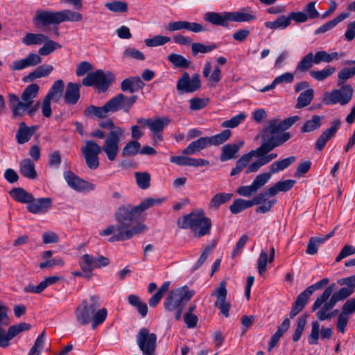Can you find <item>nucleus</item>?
Segmentation results:
<instances>
[{
	"mask_svg": "<svg viewBox=\"0 0 355 355\" xmlns=\"http://www.w3.org/2000/svg\"><path fill=\"white\" fill-rule=\"evenodd\" d=\"M340 125V120H336L331 123V128L324 130L318 137L315 142V148L318 150H322L327 141L332 138L336 133Z\"/></svg>",
	"mask_w": 355,
	"mask_h": 355,
	"instance_id": "5701e85b",
	"label": "nucleus"
},
{
	"mask_svg": "<svg viewBox=\"0 0 355 355\" xmlns=\"http://www.w3.org/2000/svg\"><path fill=\"white\" fill-rule=\"evenodd\" d=\"M269 262L268 252L266 250H261L257 262V268L259 274L262 276L266 271L267 263Z\"/></svg>",
	"mask_w": 355,
	"mask_h": 355,
	"instance_id": "13d9d810",
	"label": "nucleus"
},
{
	"mask_svg": "<svg viewBox=\"0 0 355 355\" xmlns=\"http://www.w3.org/2000/svg\"><path fill=\"white\" fill-rule=\"evenodd\" d=\"M230 21L250 22L256 19L255 12L250 8H243L235 12H229Z\"/></svg>",
	"mask_w": 355,
	"mask_h": 355,
	"instance_id": "4be33fe9",
	"label": "nucleus"
},
{
	"mask_svg": "<svg viewBox=\"0 0 355 355\" xmlns=\"http://www.w3.org/2000/svg\"><path fill=\"white\" fill-rule=\"evenodd\" d=\"M334 286V284L329 286L324 291L322 294L320 296L318 297V298L313 304V311H316L320 307H321V309L316 313L318 319L320 320V321L329 320L332 318V314L329 313V311L332 309V308L330 307V306L329 305L327 300L331 295Z\"/></svg>",
	"mask_w": 355,
	"mask_h": 355,
	"instance_id": "ddd939ff",
	"label": "nucleus"
},
{
	"mask_svg": "<svg viewBox=\"0 0 355 355\" xmlns=\"http://www.w3.org/2000/svg\"><path fill=\"white\" fill-rule=\"evenodd\" d=\"M295 182L293 180L279 181L270 187V193L276 196L280 191L286 192L293 188Z\"/></svg>",
	"mask_w": 355,
	"mask_h": 355,
	"instance_id": "79ce46f5",
	"label": "nucleus"
},
{
	"mask_svg": "<svg viewBox=\"0 0 355 355\" xmlns=\"http://www.w3.org/2000/svg\"><path fill=\"white\" fill-rule=\"evenodd\" d=\"M96 296H92V302L89 304L85 300L81 304L76 307L75 315L78 323L80 325H87L92 322V328L95 329L98 325L102 324L107 315V309L103 308L98 310V305L94 302Z\"/></svg>",
	"mask_w": 355,
	"mask_h": 355,
	"instance_id": "f03ea898",
	"label": "nucleus"
},
{
	"mask_svg": "<svg viewBox=\"0 0 355 355\" xmlns=\"http://www.w3.org/2000/svg\"><path fill=\"white\" fill-rule=\"evenodd\" d=\"M329 280L328 278H324L320 281L309 286L303 292H302L295 300L293 303L291 312L290 318H293L300 311L303 310L306 304L309 302L311 295L317 290L321 289L324 286L329 283Z\"/></svg>",
	"mask_w": 355,
	"mask_h": 355,
	"instance_id": "6e6552de",
	"label": "nucleus"
},
{
	"mask_svg": "<svg viewBox=\"0 0 355 355\" xmlns=\"http://www.w3.org/2000/svg\"><path fill=\"white\" fill-rule=\"evenodd\" d=\"M39 89L40 87L36 83L27 86L21 94L22 101L32 105L34 98L37 96Z\"/></svg>",
	"mask_w": 355,
	"mask_h": 355,
	"instance_id": "4c0bfd02",
	"label": "nucleus"
},
{
	"mask_svg": "<svg viewBox=\"0 0 355 355\" xmlns=\"http://www.w3.org/2000/svg\"><path fill=\"white\" fill-rule=\"evenodd\" d=\"M52 207V200L50 198H40L33 200L27 205L28 211L34 214H44Z\"/></svg>",
	"mask_w": 355,
	"mask_h": 355,
	"instance_id": "412c9836",
	"label": "nucleus"
},
{
	"mask_svg": "<svg viewBox=\"0 0 355 355\" xmlns=\"http://www.w3.org/2000/svg\"><path fill=\"white\" fill-rule=\"evenodd\" d=\"M205 21L216 26L227 27L230 21L229 12H208L204 15Z\"/></svg>",
	"mask_w": 355,
	"mask_h": 355,
	"instance_id": "a878e982",
	"label": "nucleus"
},
{
	"mask_svg": "<svg viewBox=\"0 0 355 355\" xmlns=\"http://www.w3.org/2000/svg\"><path fill=\"white\" fill-rule=\"evenodd\" d=\"M99 125L110 130L105 137L103 150L108 159L113 161L118 155L121 139L123 137L125 132L121 128L116 126L111 119L101 121Z\"/></svg>",
	"mask_w": 355,
	"mask_h": 355,
	"instance_id": "39448f33",
	"label": "nucleus"
},
{
	"mask_svg": "<svg viewBox=\"0 0 355 355\" xmlns=\"http://www.w3.org/2000/svg\"><path fill=\"white\" fill-rule=\"evenodd\" d=\"M314 97V90L312 88L302 92L297 97L295 108L301 109L308 106Z\"/></svg>",
	"mask_w": 355,
	"mask_h": 355,
	"instance_id": "ea45409f",
	"label": "nucleus"
},
{
	"mask_svg": "<svg viewBox=\"0 0 355 355\" xmlns=\"http://www.w3.org/2000/svg\"><path fill=\"white\" fill-rule=\"evenodd\" d=\"M338 89H334L325 94L324 101L327 105L339 103L342 105L347 104L352 99L354 89L350 85L340 86Z\"/></svg>",
	"mask_w": 355,
	"mask_h": 355,
	"instance_id": "4468645a",
	"label": "nucleus"
},
{
	"mask_svg": "<svg viewBox=\"0 0 355 355\" xmlns=\"http://www.w3.org/2000/svg\"><path fill=\"white\" fill-rule=\"evenodd\" d=\"M277 156L278 155L275 153L270 154L267 153L266 155L262 156H257L258 159L249 165L247 168L246 173L248 174L257 172L261 166L268 164L272 159L277 158Z\"/></svg>",
	"mask_w": 355,
	"mask_h": 355,
	"instance_id": "c756f323",
	"label": "nucleus"
},
{
	"mask_svg": "<svg viewBox=\"0 0 355 355\" xmlns=\"http://www.w3.org/2000/svg\"><path fill=\"white\" fill-rule=\"evenodd\" d=\"M300 119L298 116H293L283 121L275 118L268 121L267 125L261 132L262 143L255 150H252L243 155L236 163V166L230 172L231 176L240 173L248 166L252 158L255 156L266 155L277 147L282 146L288 141L292 135L285 130L290 128Z\"/></svg>",
	"mask_w": 355,
	"mask_h": 355,
	"instance_id": "f257e3e1",
	"label": "nucleus"
},
{
	"mask_svg": "<svg viewBox=\"0 0 355 355\" xmlns=\"http://www.w3.org/2000/svg\"><path fill=\"white\" fill-rule=\"evenodd\" d=\"M167 59L176 68L187 69L191 64L190 61L187 60L183 55L178 53H171L168 55Z\"/></svg>",
	"mask_w": 355,
	"mask_h": 355,
	"instance_id": "37998d69",
	"label": "nucleus"
},
{
	"mask_svg": "<svg viewBox=\"0 0 355 355\" xmlns=\"http://www.w3.org/2000/svg\"><path fill=\"white\" fill-rule=\"evenodd\" d=\"M163 199L161 198H148L144 199L143 201L141 202V203L136 207V209H137L141 214V213L148 208L160 205L162 203Z\"/></svg>",
	"mask_w": 355,
	"mask_h": 355,
	"instance_id": "bf43d9fd",
	"label": "nucleus"
},
{
	"mask_svg": "<svg viewBox=\"0 0 355 355\" xmlns=\"http://www.w3.org/2000/svg\"><path fill=\"white\" fill-rule=\"evenodd\" d=\"M128 303L137 309L138 313L142 318H144L147 315L148 313V306L147 304L141 301L139 296L136 295H129L127 297Z\"/></svg>",
	"mask_w": 355,
	"mask_h": 355,
	"instance_id": "e433bc0d",
	"label": "nucleus"
},
{
	"mask_svg": "<svg viewBox=\"0 0 355 355\" xmlns=\"http://www.w3.org/2000/svg\"><path fill=\"white\" fill-rule=\"evenodd\" d=\"M251 207L252 206L250 200H247L239 198L235 200L230 206V210L232 214H236Z\"/></svg>",
	"mask_w": 355,
	"mask_h": 355,
	"instance_id": "de8ad7c7",
	"label": "nucleus"
},
{
	"mask_svg": "<svg viewBox=\"0 0 355 355\" xmlns=\"http://www.w3.org/2000/svg\"><path fill=\"white\" fill-rule=\"evenodd\" d=\"M64 178L68 185L76 191L81 192L85 191H93L95 189V185L94 184L80 178L71 171L64 172Z\"/></svg>",
	"mask_w": 355,
	"mask_h": 355,
	"instance_id": "aec40b11",
	"label": "nucleus"
},
{
	"mask_svg": "<svg viewBox=\"0 0 355 355\" xmlns=\"http://www.w3.org/2000/svg\"><path fill=\"white\" fill-rule=\"evenodd\" d=\"M355 75V67L352 68H345L338 73V86L345 85V83Z\"/></svg>",
	"mask_w": 355,
	"mask_h": 355,
	"instance_id": "052dcab7",
	"label": "nucleus"
},
{
	"mask_svg": "<svg viewBox=\"0 0 355 355\" xmlns=\"http://www.w3.org/2000/svg\"><path fill=\"white\" fill-rule=\"evenodd\" d=\"M179 227L182 229H190L194 236L198 238L209 234L212 225L209 218L205 216L202 210H194L182 218Z\"/></svg>",
	"mask_w": 355,
	"mask_h": 355,
	"instance_id": "20e7f679",
	"label": "nucleus"
},
{
	"mask_svg": "<svg viewBox=\"0 0 355 355\" xmlns=\"http://www.w3.org/2000/svg\"><path fill=\"white\" fill-rule=\"evenodd\" d=\"M200 84V80L198 74H195L191 78L189 74L185 72L178 80L177 89L180 94L192 93L199 89Z\"/></svg>",
	"mask_w": 355,
	"mask_h": 355,
	"instance_id": "f3484780",
	"label": "nucleus"
},
{
	"mask_svg": "<svg viewBox=\"0 0 355 355\" xmlns=\"http://www.w3.org/2000/svg\"><path fill=\"white\" fill-rule=\"evenodd\" d=\"M246 118L245 113H239V114L233 116L229 120L223 121L221 124L223 128H234L237 127Z\"/></svg>",
	"mask_w": 355,
	"mask_h": 355,
	"instance_id": "e2e57ef3",
	"label": "nucleus"
},
{
	"mask_svg": "<svg viewBox=\"0 0 355 355\" xmlns=\"http://www.w3.org/2000/svg\"><path fill=\"white\" fill-rule=\"evenodd\" d=\"M232 132L230 130H224L219 134L208 137L210 145L219 146L227 141L231 137Z\"/></svg>",
	"mask_w": 355,
	"mask_h": 355,
	"instance_id": "09e8293b",
	"label": "nucleus"
},
{
	"mask_svg": "<svg viewBox=\"0 0 355 355\" xmlns=\"http://www.w3.org/2000/svg\"><path fill=\"white\" fill-rule=\"evenodd\" d=\"M64 88V81L61 79L57 80L53 83L45 97L54 102H58L63 94Z\"/></svg>",
	"mask_w": 355,
	"mask_h": 355,
	"instance_id": "473e14b6",
	"label": "nucleus"
},
{
	"mask_svg": "<svg viewBox=\"0 0 355 355\" xmlns=\"http://www.w3.org/2000/svg\"><path fill=\"white\" fill-rule=\"evenodd\" d=\"M290 25L288 16L282 15L275 21L265 22V26L270 29H284Z\"/></svg>",
	"mask_w": 355,
	"mask_h": 355,
	"instance_id": "a18cd8bd",
	"label": "nucleus"
},
{
	"mask_svg": "<svg viewBox=\"0 0 355 355\" xmlns=\"http://www.w3.org/2000/svg\"><path fill=\"white\" fill-rule=\"evenodd\" d=\"M31 133L28 130V126L24 122L19 123V129L16 133V139L19 144L28 142L31 138Z\"/></svg>",
	"mask_w": 355,
	"mask_h": 355,
	"instance_id": "49530a36",
	"label": "nucleus"
},
{
	"mask_svg": "<svg viewBox=\"0 0 355 355\" xmlns=\"http://www.w3.org/2000/svg\"><path fill=\"white\" fill-rule=\"evenodd\" d=\"M135 178L137 186L141 189H147L150 187V175L148 172H135Z\"/></svg>",
	"mask_w": 355,
	"mask_h": 355,
	"instance_id": "3c124183",
	"label": "nucleus"
},
{
	"mask_svg": "<svg viewBox=\"0 0 355 355\" xmlns=\"http://www.w3.org/2000/svg\"><path fill=\"white\" fill-rule=\"evenodd\" d=\"M217 48V45L212 44L210 45H205L200 42L191 44V53L193 56L197 55L199 53H207L211 52Z\"/></svg>",
	"mask_w": 355,
	"mask_h": 355,
	"instance_id": "5fc2aeb1",
	"label": "nucleus"
},
{
	"mask_svg": "<svg viewBox=\"0 0 355 355\" xmlns=\"http://www.w3.org/2000/svg\"><path fill=\"white\" fill-rule=\"evenodd\" d=\"M113 75H107L102 69L89 73L83 79V85L87 87L94 86L100 92H106L112 84Z\"/></svg>",
	"mask_w": 355,
	"mask_h": 355,
	"instance_id": "1a4fd4ad",
	"label": "nucleus"
},
{
	"mask_svg": "<svg viewBox=\"0 0 355 355\" xmlns=\"http://www.w3.org/2000/svg\"><path fill=\"white\" fill-rule=\"evenodd\" d=\"M137 99V96H126L123 94H118L116 96L107 101L110 112H115L118 110H123L128 113L134 103Z\"/></svg>",
	"mask_w": 355,
	"mask_h": 355,
	"instance_id": "dca6fc26",
	"label": "nucleus"
},
{
	"mask_svg": "<svg viewBox=\"0 0 355 355\" xmlns=\"http://www.w3.org/2000/svg\"><path fill=\"white\" fill-rule=\"evenodd\" d=\"M320 335V324L317 321L312 322L311 331L308 336V342L310 345H317Z\"/></svg>",
	"mask_w": 355,
	"mask_h": 355,
	"instance_id": "338daca9",
	"label": "nucleus"
},
{
	"mask_svg": "<svg viewBox=\"0 0 355 355\" xmlns=\"http://www.w3.org/2000/svg\"><path fill=\"white\" fill-rule=\"evenodd\" d=\"M145 83L139 76H130L124 79L121 83V89L124 92L135 93L142 89Z\"/></svg>",
	"mask_w": 355,
	"mask_h": 355,
	"instance_id": "b1692460",
	"label": "nucleus"
},
{
	"mask_svg": "<svg viewBox=\"0 0 355 355\" xmlns=\"http://www.w3.org/2000/svg\"><path fill=\"white\" fill-rule=\"evenodd\" d=\"M110 112L107 102L104 106L97 107L94 105H89L85 111L84 114L85 116H95L98 118H105Z\"/></svg>",
	"mask_w": 355,
	"mask_h": 355,
	"instance_id": "72a5a7b5",
	"label": "nucleus"
},
{
	"mask_svg": "<svg viewBox=\"0 0 355 355\" xmlns=\"http://www.w3.org/2000/svg\"><path fill=\"white\" fill-rule=\"evenodd\" d=\"M296 158L295 156H290L281 160L275 161L270 165L269 172L272 174L277 173L291 166Z\"/></svg>",
	"mask_w": 355,
	"mask_h": 355,
	"instance_id": "c9c22d12",
	"label": "nucleus"
},
{
	"mask_svg": "<svg viewBox=\"0 0 355 355\" xmlns=\"http://www.w3.org/2000/svg\"><path fill=\"white\" fill-rule=\"evenodd\" d=\"M171 41V37L157 35L151 38H148L144 40L145 44L148 47H155L164 45Z\"/></svg>",
	"mask_w": 355,
	"mask_h": 355,
	"instance_id": "6e6d98bb",
	"label": "nucleus"
},
{
	"mask_svg": "<svg viewBox=\"0 0 355 355\" xmlns=\"http://www.w3.org/2000/svg\"><path fill=\"white\" fill-rule=\"evenodd\" d=\"M313 64H315V59L313 53L310 52L297 64L295 73L306 72L312 67Z\"/></svg>",
	"mask_w": 355,
	"mask_h": 355,
	"instance_id": "a19ab883",
	"label": "nucleus"
},
{
	"mask_svg": "<svg viewBox=\"0 0 355 355\" xmlns=\"http://www.w3.org/2000/svg\"><path fill=\"white\" fill-rule=\"evenodd\" d=\"M19 172L21 175L30 180H34L37 176L35 164L28 158L24 159L20 162Z\"/></svg>",
	"mask_w": 355,
	"mask_h": 355,
	"instance_id": "2f4dec72",
	"label": "nucleus"
},
{
	"mask_svg": "<svg viewBox=\"0 0 355 355\" xmlns=\"http://www.w3.org/2000/svg\"><path fill=\"white\" fill-rule=\"evenodd\" d=\"M31 105L24 101L17 103V104L11 105L13 117L21 116Z\"/></svg>",
	"mask_w": 355,
	"mask_h": 355,
	"instance_id": "774afa93",
	"label": "nucleus"
},
{
	"mask_svg": "<svg viewBox=\"0 0 355 355\" xmlns=\"http://www.w3.org/2000/svg\"><path fill=\"white\" fill-rule=\"evenodd\" d=\"M105 7L114 12H125L128 11V4L122 1H113L105 3Z\"/></svg>",
	"mask_w": 355,
	"mask_h": 355,
	"instance_id": "680f3d73",
	"label": "nucleus"
},
{
	"mask_svg": "<svg viewBox=\"0 0 355 355\" xmlns=\"http://www.w3.org/2000/svg\"><path fill=\"white\" fill-rule=\"evenodd\" d=\"M211 296H216L217 300L214 306L219 309L220 313L226 318L229 317V311L230 308V302L226 301L227 291L226 288V282L222 281L219 286L214 289Z\"/></svg>",
	"mask_w": 355,
	"mask_h": 355,
	"instance_id": "a211bd4d",
	"label": "nucleus"
},
{
	"mask_svg": "<svg viewBox=\"0 0 355 355\" xmlns=\"http://www.w3.org/2000/svg\"><path fill=\"white\" fill-rule=\"evenodd\" d=\"M157 338V335L150 333L148 329L143 327L139 329L136 336V340L144 355H155Z\"/></svg>",
	"mask_w": 355,
	"mask_h": 355,
	"instance_id": "f8f14e48",
	"label": "nucleus"
},
{
	"mask_svg": "<svg viewBox=\"0 0 355 355\" xmlns=\"http://www.w3.org/2000/svg\"><path fill=\"white\" fill-rule=\"evenodd\" d=\"M141 144L137 141H130L123 147L121 153L123 157H133L139 153Z\"/></svg>",
	"mask_w": 355,
	"mask_h": 355,
	"instance_id": "8fccbe9b",
	"label": "nucleus"
},
{
	"mask_svg": "<svg viewBox=\"0 0 355 355\" xmlns=\"http://www.w3.org/2000/svg\"><path fill=\"white\" fill-rule=\"evenodd\" d=\"M271 173H263L258 175L254 181L252 182L254 189L257 191L259 189L263 187L270 179Z\"/></svg>",
	"mask_w": 355,
	"mask_h": 355,
	"instance_id": "69168bd1",
	"label": "nucleus"
},
{
	"mask_svg": "<svg viewBox=\"0 0 355 355\" xmlns=\"http://www.w3.org/2000/svg\"><path fill=\"white\" fill-rule=\"evenodd\" d=\"M44 45L38 51L39 54L32 53L24 59L14 61L10 65V69L12 71H20L27 67L36 66L42 62L40 55H48L55 50L62 47L60 44L49 40V37L47 41H44Z\"/></svg>",
	"mask_w": 355,
	"mask_h": 355,
	"instance_id": "0eeeda50",
	"label": "nucleus"
},
{
	"mask_svg": "<svg viewBox=\"0 0 355 355\" xmlns=\"http://www.w3.org/2000/svg\"><path fill=\"white\" fill-rule=\"evenodd\" d=\"M323 116L318 115L313 116L311 120L307 121L302 126L301 131L302 132H309L319 128L321 125V121Z\"/></svg>",
	"mask_w": 355,
	"mask_h": 355,
	"instance_id": "864d4df0",
	"label": "nucleus"
},
{
	"mask_svg": "<svg viewBox=\"0 0 355 355\" xmlns=\"http://www.w3.org/2000/svg\"><path fill=\"white\" fill-rule=\"evenodd\" d=\"M335 71V67L329 66L320 71H311L310 75L314 79L322 81L332 75Z\"/></svg>",
	"mask_w": 355,
	"mask_h": 355,
	"instance_id": "4d7b16f0",
	"label": "nucleus"
},
{
	"mask_svg": "<svg viewBox=\"0 0 355 355\" xmlns=\"http://www.w3.org/2000/svg\"><path fill=\"white\" fill-rule=\"evenodd\" d=\"M48 37L42 33H27L22 39V42L27 46L41 44L47 41Z\"/></svg>",
	"mask_w": 355,
	"mask_h": 355,
	"instance_id": "c03bdc74",
	"label": "nucleus"
},
{
	"mask_svg": "<svg viewBox=\"0 0 355 355\" xmlns=\"http://www.w3.org/2000/svg\"><path fill=\"white\" fill-rule=\"evenodd\" d=\"M146 226L144 224H139L131 229L127 228L122 231L121 233H117L113 235L109 241L110 242L125 241L131 239L134 235L141 234L146 230Z\"/></svg>",
	"mask_w": 355,
	"mask_h": 355,
	"instance_id": "bb28decb",
	"label": "nucleus"
},
{
	"mask_svg": "<svg viewBox=\"0 0 355 355\" xmlns=\"http://www.w3.org/2000/svg\"><path fill=\"white\" fill-rule=\"evenodd\" d=\"M170 120L168 118H157L150 119L148 128L153 132H162L164 128L169 123Z\"/></svg>",
	"mask_w": 355,
	"mask_h": 355,
	"instance_id": "603ef678",
	"label": "nucleus"
},
{
	"mask_svg": "<svg viewBox=\"0 0 355 355\" xmlns=\"http://www.w3.org/2000/svg\"><path fill=\"white\" fill-rule=\"evenodd\" d=\"M107 257L103 255L93 256L89 254L82 255L78 260V265L85 276L92 275V271L96 268L105 267L110 264Z\"/></svg>",
	"mask_w": 355,
	"mask_h": 355,
	"instance_id": "9b49d317",
	"label": "nucleus"
},
{
	"mask_svg": "<svg viewBox=\"0 0 355 355\" xmlns=\"http://www.w3.org/2000/svg\"><path fill=\"white\" fill-rule=\"evenodd\" d=\"M58 279L59 277L56 276L47 277L44 279V280L41 282L37 286L32 284L26 286L24 288V291L25 293H33L38 294L44 291L49 286L55 284L56 282L58 281Z\"/></svg>",
	"mask_w": 355,
	"mask_h": 355,
	"instance_id": "7c9ffc66",
	"label": "nucleus"
},
{
	"mask_svg": "<svg viewBox=\"0 0 355 355\" xmlns=\"http://www.w3.org/2000/svg\"><path fill=\"white\" fill-rule=\"evenodd\" d=\"M210 145L208 137H201L197 140L190 143L189 146L182 150L184 155H193L200 152Z\"/></svg>",
	"mask_w": 355,
	"mask_h": 355,
	"instance_id": "c85d7f7f",
	"label": "nucleus"
},
{
	"mask_svg": "<svg viewBox=\"0 0 355 355\" xmlns=\"http://www.w3.org/2000/svg\"><path fill=\"white\" fill-rule=\"evenodd\" d=\"M10 195L14 200L21 203H28V205L31 201L34 200V196L31 193L20 187L12 189L10 191Z\"/></svg>",
	"mask_w": 355,
	"mask_h": 355,
	"instance_id": "f704fd0d",
	"label": "nucleus"
},
{
	"mask_svg": "<svg viewBox=\"0 0 355 355\" xmlns=\"http://www.w3.org/2000/svg\"><path fill=\"white\" fill-rule=\"evenodd\" d=\"M81 85L78 83H69L67 85L64 98V101L69 105H75L80 97Z\"/></svg>",
	"mask_w": 355,
	"mask_h": 355,
	"instance_id": "cd10ccee",
	"label": "nucleus"
},
{
	"mask_svg": "<svg viewBox=\"0 0 355 355\" xmlns=\"http://www.w3.org/2000/svg\"><path fill=\"white\" fill-rule=\"evenodd\" d=\"M103 151V146L101 147L93 140H87L82 148V152L85 159V162L90 169H96L99 166L98 155Z\"/></svg>",
	"mask_w": 355,
	"mask_h": 355,
	"instance_id": "2eb2a0df",
	"label": "nucleus"
},
{
	"mask_svg": "<svg viewBox=\"0 0 355 355\" xmlns=\"http://www.w3.org/2000/svg\"><path fill=\"white\" fill-rule=\"evenodd\" d=\"M232 197V193H218L213 196L209 202L208 207L210 209H218V207L231 200Z\"/></svg>",
	"mask_w": 355,
	"mask_h": 355,
	"instance_id": "58836bf2",
	"label": "nucleus"
},
{
	"mask_svg": "<svg viewBox=\"0 0 355 355\" xmlns=\"http://www.w3.org/2000/svg\"><path fill=\"white\" fill-rule=\"evenodd\" d=\"M194 294V291L189 290L186 286L173 289L170 291L164 300V308L168 311H175V318L178 320L181 318L185 305Z\"/></svg>",
	"mask_w": 355,
	"mask_h": 355,
	"instance_id": "423d86ee",
	"label": "nucleus"
},
{
	"mask_svg": "<svg viewBox=\"0 0 355 355\" xmlns=\"http://www.w3.org/2000/svg\"><path fill=\"white\" fill-rule=\"evenodd\" d=\"M272 196H275V195L270 193V187L267 190L259 193L257 196H256L252 200H250L252 206L266 203V202L269 201L268 198Z\"/></svg>",
	"mask_w": 355,
	"mask_h": 355,
	"instance_id": "0e129e2a",
	"label": "nucleus"
},
{
	"mask_svg": "<svg viewBox=\"0 0 355 355\" xmlns=\"http://www.w3.org/2000/svg\"><path fill=\"white\" fill-rule=\"evenodd\" d=\"M140 214L136 207L131 205H122L115 213L116 220L119 223L116 227L118 233H121L124 230L128 228L132 223L137 220Z\"/></svg>",
	"mask_w": 355,
	"mask_h": 355,
	"instance_id": "9d476101",
	"label": "nucleus"
},
{
	"mask_svg": "<svg viewBox=\"0 0 355 355\" xmlns=\"http://www.w3.org/2000/svg\"><path fill=\"white\" fill-rule=\"evenodd\" d=\"M164 29L168 32L187 30L195 33L207 31V29L202 24L196 22H189L187 21H170L165 24Z\"/></svg>",
	"mask_w": 355,
	"mask_h": 355,
	"instance_id": "6ab92c4d",
	"label": "nucleus"
},
{
	"mask_svg": "<svg viewBox=\"0 0 355 355\" xmlns=\"http://www.w3.org/2000/svg\"><path fill=\"white\" fill-rule=\"evenodd\" d=\"M243 144L244 141L240 140L236 144H227L224 145L221 149L220 160L223 162L236 158L240 148Z\"/></svg>",
	"mask_w": 355,
	"mask_h": 355,
	"instance_id": "393cba45",
	"label": "nucleus"
},
{
	"mask_svg": "<svg viewBox=\"0 0 355 355\" xmlns=\"http://www.w3.org/2000/svg\"><path fill=\"white\" fill-rule=\"evenodd\" d=\"M82 20L81 13L69 9L60 11L37 10L34 17L35 24L43 27L50 24L58 25L64 21L78 22Z\"/></svg>",
	"mask_w": 355,
	"mask_h": 355,
	"instance_id": "7ed1b4c3",
	"label": "nucleus"
}]
</instances>
